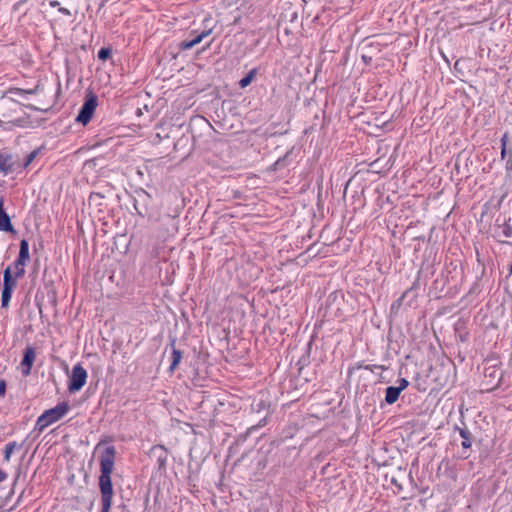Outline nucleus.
<instances>
[{"instance_id": "1", "label": "nucleus", "mask_w": 512, "mask_h": 512, "mask_svg": "<svg viewBox=\"0 0 512 512\" xmlns=\"http://www.w3.org/2000/svg\"><path fill=\"white\" fill-rule=\"evenodd\" d=\"M116 459V448L111 445L104 449L100 456V476H99V488L101 492V512H109L112 505L113 498V485L111 480V474L114 469Z\"/></svg>"}, {"instance_id": "2", "label": "nucleus", "mask_w": 512, "mask_h": 512, "mask_svg": "<svg viewBox=\"0 0 512 512\" xmlns=\"http://www.w3.org/2000/svg\"><path fill=\"white\" fill-rule=\"evenodd\" d=\"M13 265L15 269L14 276H12L11 266H8L3 272V288L1 295V306L3 308L9 305L13 290L17 285V279L25 275L26 263L15 260Z\"/></svg>"}, {"instance_id": "3", "label": "nucleus", "mask_w": 512, "mask_h": 512, "mask_svg": "<svg viewBox=\"0 0 512 512\" xmlns=\"http://www.w3.org/2000/svg\"><path fill=\"white\" fill-rule=\"evenodd\" d=\"M70 409L68 402L58 403L55 407L45 410L37 419L35 429L42 432L49 425L60 420Z\"/></svg>"}, {"instance_id": "4", "label": "nucleus", "mask_w": 512, "mask_h": 512, "mask_svg": "<svg viewBox=\"0 0 512 512\" xmlns=\"http://www.w3.org/2000/svg\"><path fill=\"white\" fill-rule=\"evenodd\" d=\"M11 105L13 107H9L7 110L1 112V117L5 125H9V131H12L14 127H26L30 123L29 117L26 114L16 116L17 103L11 101Z\"/></svg>"}, {"instance_id": "5", "label": "nucleus", "mask_w": 512, "mask_h": 512, "mask_svg": "<svg viewBox=\"0 0 512 512\" xmlns=\"http://www.w3.org/2000/svg\"><path fill=\"white\" fill-rule=\"evenodd\" d=\"M97 104V96L93 93L89 94L80 108L78 116L76 117V122L81 123L84 126L87 125L94 115Z\"/></svg>"}, {"instance_id": "6", "label": "nucleus", "mask_w": 512, "mask_h": 512, "mask_svg": "<svg viewBox=\"0 0 512 512\" xmlns=\"http://www.w3.org/2000/svg\"><path fill=\"white\" fill-rule=\"evenodd\" d=\"M87 380V372L81 364H76L72 369V374L68 383V390L71 393L82 389Z\"/></svg>"}, {"instance_id": "7", "label": "nucleus", "mask_w": 512, "mask_h": 512, "mask_svg": "<svg viewBox=\"0 0 512 512\" xmlns=\"http://www.w3.org/2000/svg\"><path fill=\"white\" fill-rule=\"evenodd\" d=\"M35 358H36L35 348L32 346H27L24 350L23 359L21 361V371H22L23 376L30 375Z\"/></svg>"}, {"instance_id": "8", "label": "nucleus", "mask_w": 512, "mask_h": 512, "mask_svg": "<svg viewBox=\"0 0 512 512\" xmlns=\"http://www.w3.org/2000/svg\"><path fill=\"white\" fill-rule=\"evenodd\" d=\"M454 429H455V431H458L460 437L462 438V441H461V447H462L461 457L463 459H467L470 456L468 451H469V449L472 446V434L465 427L461 428V427L455 426Z\"/></svg>"}, {"instance_id": "9", "label": "nucleus", "mask_w": 512, "mask_h": 512, "mask_svg": "<svg viewBox=\"0 0 512 512\" xmlns=\"http://www.w3.org/2000/svg\"><path fill=\"white\" fill-rule=\"evenodd\" d=\"M136 195L134 198V208L139 216L144 217L148 211L146 200L150 198V195L143 189L137 191Z\"/></svg>"}, {"instance_id": "10", "label": "nucleus", "mask_w": 512, "mask_h": 512, "mask_svg": "<svg viewBox=\"0 0 512 512\" xmlns=\"http://www.w3.org/2000/svg\"><path fill=\"white\" fill-rule=\"evenodd\" d=\"M17 162L14 160L12 154L0 152V172L4 175L13 173L16 170Z\"/></svg>"}, {"instance_id": "11", "label": "nucleus", "mask_w": 512, "mask_h": 512, "mask_svg": "<svg viewBox=\"0 0 512 512\" xmlns=\"http://www.w3.org/2000/svg\"><path fill=\"white\" fill-rule=\"evenodd\" d=\"M0 231L15 233L10 216L3 208V199L0 200Z\"/></svg>"}, {"instance_id": "12", "label": "nucleus", "mask_w": 512, "mask_h": 512, "mask_svg": "<svg viewBox=\"0 0 512 512\" xmlns=\"http://www.w3.org/2000/svg\"><path fill=\"white\" fill-rule=\"evenodd\" d=\"M211 29L204 30L201 33L197 34L192 39L184 40L180 43V48L182 50H189L199 44L205 37H207L211 33Z\"/></svg>"}, {"instance_id": "13", "label": "nucleus", "mask_w": 512, "mask_h": 512, "mask_svg": "<svg viewBox=\"0 0 512 512\" xmlns=\"http://www.w3.org/2000/svg\"><path fill=\"white\" fill-rule=\"evenodd\" d=\"M501 159L505 160L508 157H512V144L510 143V137L508 133H504L501 137Z\"/></svg>"}, {"instance_id": "14", "label": "nucleus", "mask_w": 512, "mask_h": 512, "mask_svg": "<svg viewBox=\"0 0 512 512\" xmlns=\"http://www.w3.org/2000/svg\"><path fill=\"white\" fill-rule=\"evenodd\" d=\"M176 339L172 338L170 340V345L172 347V362L169 367V371L173 372L177 366L179 365L181 359H182V352L175 347Z\"/></svg>"}, {"instance_id": "15", "label": "nucleus", "mask_w": 512, "mask_h": 512, "mask_svg": "<svg viewBox=\"0 0 512 512\" xmlns=\"http://www.w3.org/2000/svg\"><path fill=\"white\" fill-rule=\"evenodd\" d=\"M152 454L157 455L158 468H165L167 462V451L163 446H154L151 450Z\"/></svg>"}, {"instance_id": "16", "label": "nucleus", "mask_w": 512, "mask_h": 512, "mask_svg": "<svg viewBox=\"0 0 512 512\" xmlns=\"http://www.w3.org/2000/svg\"><path fill=\"white\" fill-rule=\"evenodd\" d=\"M16 260L26 264L30 261L29 243L26 239H22L20 241V250Z\"/></svg>"}, {"instance_id": "17", "label": "nucleus", "mask_w": 512, "mask_h": 512, "mask_svg": "<svg viewBox=\"0 0 512 512\" xmlns=\"http://www.w3.org/2000/svg\"><path fill=\"white\" fill-rule=\"evenodd\" d=\"M400 393L395 386L387 387L385 390V402L389 405L394 404L398 400Z\"/></svg>"}, {"instance_id": "18", "label": "nucleus", "mask_w": 512, "mask_h": 512, "mask_svg": "<svg viewBox=\"0 0 512 512\" xmlns=\"http://www.w3.org/2000/svg\"><path fill=\"white\" fill-rule=\"evenodd\" d=\"M498 228L500 229V234L505 238L512 237V225L510 224V219L508 221L504 219L503 223L498 225Z\"/></svg>"}, {"instance_id": "19", "label": "nucleus", "mask_w": 512, "mask_h": 512, "mask_svg": "<svg viewBox=\"0 0 512 512\" xmlns=\"http://www.w3.org/2000/svg\"><path fill=\"white\" fill-rule=\"evenodd\" d=\"M256 74H257V70L256 69H252L251 71H249L248 74L245 75L239 81V86L241 88H245V87L249 86L251 84V82L253 81L254 77L256 76Z\"/></svg>"}, {"instance_id": "20", "label": "nucleus", "mask_w": 512, "mask_h": 512, "mask_svg": "<svg viewBox=\"0 0 512 512\" xmlns=\"http://www.w3.org/2000/svg\"><path fill=\"white\" fill-rule=\"evenodd\" d=\"M23 444L21 445H18L15 441L13 442H9L8 444H6L5 446V449H4V459L6 461H9L10 460V457H11V454L13 453V451L16 449V448H21Z\"/></svg>"}, {"instance_id": "21", "label": "nucleus", "mask_w": 512, "mask_h": 512, "mask_svg": "<svg viewBox=\"0 0 512 512\" xmlns=\"http://www.w3.org/2000/svg\"><path fill=\"white\" fill-rule=\"evenodd\" d=\"M39 151L40 149H35L33 151H31L27 156H26V159L25 161L23 162V164L21 165L22 168H27L33 161L34 159L38 156L39 154Z\"/></svg>"}, {"instance_id": "22", "label": "nucleus", "mask_w": 512, "mask_h": 512, "mask_svg": "<svg viewBox=\"0 0 512 512\" xmlns=\"http://www.w3.org/2000/svg\"><path fill=\"white\" fill-rule=\"evenodd\" d=\"M112 55V49L108 47H103L98 51V59L102 61H106Z\"/></svg>"}, {"instance_id": "23", "label": "nucleus", "mask_w": 512, "mask_h": 512, "mask_svg": "<svg viewBox=\"0 0 512 512\" xmlns=\"http://www.w3.org/2000/svg\"><path fill=\"white\" fill-rule=\"evenodd\" d=\"M36 92V89H28V90H25V89H21V88H12L10 89L9 93L11 94H14V95H19V96H23V95H26V94H34Z\"/></svg>"}, {"instance_id": "24", "label": "nucleus", "mask_w": 512, "mask_h": 512, "mask_svg": "<svg viewBox=\"0 0 512 512\" xmlns=\"http://www.w3.org/2000/svg\"><path fill=\"white\" fill-rule=\"evenodd\" d=\"M49 5H50L51 7H58V11H59L61 14L65 15V16H71V12H70V10H68L67 8H64V7H60V3H59V1H57V0H51V1L49 2Z\"/></svg>"}, {"instance_id": "25", "label": "nucleus", "mask_w": 512, "mask_h": 512, "mask_svg": "<svg viewBox=\"0 0 512 512\" xmlns=\"http://www.w3.org/2000/svg\"><path fill=\"white\" fill-rule=\"evenodd\" d=\"M397 382L399 383V386H397V388L400 392L405 390L409 385V381L406 378H400L398 379Z\"/></svg>"}, {"instance_id": "26", "label": "nucleus", "mask_w": 512, "mask_h": 512, "mask_svg": "<svg viewBox=\"0 0 512 512\" xmlns=\"http://www.w3.org/2000/svg\"><path fill=\"white\" fill-rule=\"evenodd\" d=\"M364 369L366 370H369L371 372L374 371V369H381V370H385L386 367L384 365H376V364H371V365H365L364 366Z\"/></svg>"}, {"instance_id": "27", "label": "nucleus", "mask_w": 512, "mask_h": 512, "mask_svg": "<svg viewBox=\"0 0 512 512\" xmlns=\"http://www.w3.org/2000/svg\"><path fill=\"white\" fill-rule=\"evenodd\" d=\"M364 366H365V365H363V364H361V363H357L355 366L350 367V368L348 369V371H347L348 377H351V375L353 374V372H354L355 370H359V369H362V368L364 369Z\"/></svg>"}, {"instance_id": "28", "label": "nucleus", "mask_w": 512, "mask_h": 512, "mask_svg": "<svg viewBox=\"0 0 512 512\" xmlns=\"http://www.w3.org/2000/svg\"><path fill=\"white\" fill-rule=\"evenodd\" d=\"M413 292V287L412 288H409L407 289L403 294L402 296L396 301V303L400 306L401 305V302L404 300L405 297H407L410 293Z\"/></svg>"}, {"instance_id": "29", "label": "nucleus", "mask_w": 512, "mask_h": 512, "mask_svg": "<svg viewBox=\"0 0 512 512\" xmlns=\"http://www.w3.org/2000/svg\"><path fill=\"white\" fill-rule=\"evenodd\" d=\"M6 392V381L4 379H0V397H3Z\"/></svg>"}, {"instance_id": "30", "label": "nucleus", "mask_w": 512, "mask_h": 512, "mask_svg": "<svg viewBox=\"0 0 512 512\" xmlns=\"http://www.w3.org/2000/svg\"><path fill=\"white\" fill-rule=\"evenodd\" d=\"M506 160V170L511 171L512 170V157H508Z\"/></svg>"}, {"instance_id": "31", "label": "nucleus", "mask_w": 512, "mask_h": 512, "mask_svg": "<svg viewBox=\"0 0 512 512\" xmlns=\"http://www.w3.org/2000/svg\"><path fill=\"white\" fill-rule=\"evenodd\" d=\"M7 477V474L0 469V482H2L3 480H5Z\"/></svg>"}, {"instance_id": "32", "label": "nucleus", "mask_w": 512, "mask_h": 512, "mask_svg": "<svg viewBox=\"0 0 512 512\" xmlns=\"http://www.w3.org/2000/svg\"><path fill=\"white\" fill-rule=\"evenodd\" d=\"M15 506L10 507L9 509H5L3 505H0V512H10L14 509Z\"/></svg>"}, {"instance_id": "33", "label": "nucleus", "mask_w": 512, "mask_h": 512, "mask_svg": "<svg viewBox=\"0 0 512 512\" xmlns=\"http://www.w3.org/2000/svg\"><path fill=\"white\" fill-rule=\"evenodd\" d=\"M265 424H266L265 419H262V420L259 422V424H258L257 426H253V427H251L250 429H255V428H257V427L264 426Z\"/></svg>"}, {"instance_id": "34", "label": "nucleus", "mask_w": 512, "mask_h": 512, "mask_svg": "<svg viewBox=\"0 0 512 512\" xmlns=\"http://www.w3.org/2000/svg\"><path fill=\"white\" fill-rule=\"evenodd\" d=\"M495 373H496V370H493V371L489 374V376H491V377H492V376H494V374H495Z\"/></svg>"}, {"instance_id": "35", "label": "nucleus", "mask_w": 512, "mask_h": 512, "mask_svg": "<svg viewBox=\"0 0 512 512\" xmlns=\"http://www.w3.org/2000/svg\"><path fill=\"white\" fill-rule=\"evenodd\" d=\"M28 107H29L30 109H33V110H36V109H37V108H36V107H34L33 105H29Z\"/></svg>"}, {"instance_id": "36", "label": "nucleus", "mask_w": 512, "mask_h": 512, "mask_svg": "<svg viewBox=\"0 0 512 512\" xmlns=\"http://www.w3.org/2000/svg\"><path fill=\"white\" fill-rule=\"evenodd\" d=\"M13 493H14V490L11 489L8 496L10 497Z\"/></svg>"}, {"instance_id": "37", "label": "nucleus", "mask_w": 512, "mask_h": 512, "mask_svg": "<svg viewBox=\"0 0 512 512\" xmlns=\"http://www.w3.org/2000/svg\"><path fill=\"white\" fill-rule=\"evenodd\" d=\"M103 442H104V441H100V442L98 443L97 447H99L100 445H102V443H103Z\"/></svg>"}, {"instance_id": "38", "label": "nucleus", "mask_w": 512, "mask_h": 512, "mask_svg": "<svg viewBox=\"0 0 512 512\" xmlns=\"http://www.w3.org/2000/svg\"><path fill=\"white\" fill-rule=\"evenodd\" d=\"M21 498H22V494H21V495H19V498H18V500H17V503L20 501V499H21Z\"/></svg>"}, {"instance_id": "39", "label": "nucleus", "mask_w": 512, "mask_h": 512, "mask_svg": "<svg viewBox=\"0 0 512 512\" xmlns=\"http://www.w3.org/2000/svg\"><path fill=\"white\" fill-rule=\"evenodd\" d=\"M263 402H259L258 407L260 408L262 406Z\"/></svg>"}]
</instances>
